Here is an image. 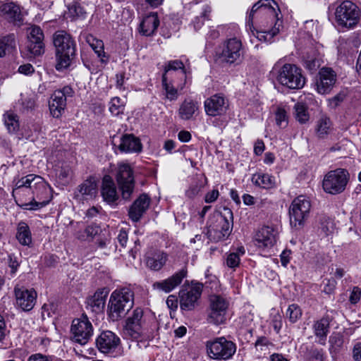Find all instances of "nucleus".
Listing matches in <instances>:
<instances>
[{
  "label": "nucleus",
  "instance_id": "5",
  "mask_svg": "<svg viewBox=\"0 0 361 361\" xmlns=\"http://www.w3.org/2000/svg\"><path fill=\"white\" fill-rule=\"evenodd\" d=\"M224 214L214 216L215 223L209 224L207 235L210 240L219 241L226 239L231 233L233 226V213L228 208H224Z\"/></svg>",
  "mask_w": 361,
  "mask_h": 361
},
{
  "label": "nucleus",
  "instance_id": "18",
  "mask_svg": "<svg viewBox=\"0 0 361 361\" xmlns=\"http://www.w3.org/2000/svg\"><path fill=\"white\" fill-rule=\"evenodd\" d=\"M27 51L30 56H38L44 53V35L42 30L37 25H32L27 30Z\"/></svg>",
  "mask_w": 361,
  "mask_h": 361
},
{
  "label": "nucleus",
  "instance_id": "49",
  "mask_svg": "<svg viewBox=\"0 0 361 361\" xmlns=\"http://www.w3.org/2000/svg\"><path fill=\"white\" fill-rule=\"evenodd\" d=\"M92 42L90 41V39H88V42L90 43V46L92 47V49L94 51V52L97 54V56L101 59V61L102 62L106 61V60H104V58L106 57L105 52L104 51V43L102 40L96 39L92 37Z\"/></svg>",
  "mask_w": 361,
  "mask_h": 361
},
{
  "label": "nucleus",
  "instance_id": "40",
  "mask_svg": "<svg viewBox=\"0 0 361 361\" xmlns=\"http://www.w3.org/2000/svg\"><path fill=\"white\" fill-rule=\"evenodd\" d=\"M332 123L331 120L326 116L321 117L316 125V134L319 138L326 137L332 130Z\"/></svg>",
  "mask_w": 361,
  "mask_h": 361
},
{
  "label": "nucleus",
  "instance_id": "34",
  "mask_svg": "<svg viewBox=\"0 0 361 361\" xmlns=\"http://www.w3.org/2000/svg\"><path fill=\"white\" fill-rule=\"evenodd\" d=\"M185 82L181 83H172V78L162 76V86L166 92V97L169 100H176L178 98V90H183Z\"/></svg>",
  "mask_w": 361,
  "mask_h": 361
},
{
  "label": "nucleus",
  "instance_id": "7",
  "mask_svg": "<svg viewBox=\"0 0 361 361\" xmlns=\"http://www.w3.org/2000/svg\"><path fill=\"white\" fill-rule=\"evenodd\" d=\"M32 180L35 193V196L31 197L33 207H30V210H37L45 207L51 200V188L39 176H29L19 185H23V184L25 183L28 184V187L30 188Z\"/></svg>",
  "mask_w": 361,
  "mask_h": 361
},
{
  "label": "nucleus",
  "instance_id": "46",
  "mask_svg": "<svg viewBox=\"0 0 361 361\" xmlns=\"http://www.w3.org/2000/svg\"><path fill=\"white\" fill-rule=\"evenodd\" d=\"M101 231L99 226L97 225L88 226L83 231L82 233L78 235V238L80 240H87L92 239Z\"/></svg>",
  "mask_w": 361,
  "mask_h": 361
},
{
  "label": "nucleus",
  "instance_id": "31",
  "mask_svg": "<svg viewBox=\"0 0 361 361\" xmlns=\"http://www.w3.org/2000/svg\"><path fill=\"white\" fill-rule=\"evenodd\" d=\"M179 71V76L183 78L185 82L187 79V71L185 68L183 63L180 60H172L168 61L164 66V71L162 76L166 78H172V75L176 73Z\"/></svg>",
  "mask_w": 361,
  "mask_h": 361
},
{
  "label": "nucleus",
  "instance_id": "29",
  "mask_svg": "<svg viewBox=\"0 0 361 361\" xmlns=\"http://www.w3.org/2000/svg\"><path fill=\"white\" fill-rule=\"evenodd\" d=\"M159 25V19L157 13H151L145 16L140 23L139 32L144 36L153 35Z\"/></svg>",
  "mask_w": 361,
  "mask_h": 361
},
{
  "label": "nucleus",
  "instance_id": "11",
  "mask_svg": "<svg viewBox=\"0 0 361 361\" xmlns=\"http://www.w3.org/2000/svg\"><path fill=\"white\" fill-rule=\"evenodd\" d=\"M350 175L347 170L337 169L327 173L323 180L324 190L329 194L336 195L343 192L349 181Z\"/></svg>",
  "mask_w": 361,
  "mask_h": 361
},
{
  "label": "nucleus",
  "instance_id": "32",
  "mask_svg": "<svg viewBox=\"0 0 361 361\" xmlns=\"http://www.w3.org/2000/svg\"><path fill=\"white\" fill-rule=\"evenodd\" d=\"M1 12L4 17L10 22L20 23L23 20L20 7L13 3L3 5Z\"/></svg>",
  "mask_w": 361,
  "mask_h": 361
},
{
  "label": "nucleus",
  "instance_id": "24",
  "mask_svg": "<svg viewBox=\"0 0 361 361\" xmlns=\"http://www.w3.org/2000/svg\"><path fill=\"white\" fill-rule=\"evenodd\" d=\"M16 304L23 311H30L35 304L37 293L33 289L24 287L15 288Z\"/></svg>",
  "mask_w": 361,
  "mask_h": 361
},
{
  "label": "nucleus",
  "instance_id": "36",
  "mask_svg": "<svg viewBox=\"0 0 361 361\" xmlns=\"http://www.w3.org/2000/svg\"><path fill=\"white\" fill-rule=\"evenodd\" d=\"M251 180L254 185L264 189H271L276 185L275 178L268 173H255Z\"/></svg>",
  "mask_w": 361,
  "mask_h": 361
},
{
  "label": "nucleus",
  "instance_id": "3",
  "mask_svg": "<svg viewBox=\"0 0 361 361\" xmlns=\"http://www.w3.org/2000/svg\"><path fill=\"white\" fill-rule=\"evenodd\" d=\"M53 43L56 49V65L57 71L68 68L75 56L76 44L73 37L63 30L56 31L53 35Z\"/></svg>",
  "mask_w": 361,
  "mask_h": 361
},
{
  "label": "nucleus",
  "instance_id": "58",
  "mask_svg": "<svg viewBox=\"0 0 361 361\" xmlns=\"http://www.w3.org/2000/svg\"><path fill=\"white\" fill-rule=\"evenodd\" d=\"M271 325L276 333H279L282 327V320L280 314H275L271 319Z\"/></svg>",
  "mask_w": 361,
  "mask_h": 361
},
{
  "label": "nucleus",
  "instance_id": "30",
  "mask_svg": "<svg viewBox=\"0 0 361 361\" xmlns=\"http://www.w3.org/2000/svg\"><path fill=\"white\" fill-rule=\"evenodd\" d=\"M118 149L124 152H140L142 150V144L139 138L133 135L126 134L121 137Z\"/></svg>",
  "mask_w": 361,
  "mask_h": 361
},
{
  "label": "nucleus",
  "instance_id": "16",
  "mask_svg": "<svg viewBox=\"0 0 361 361\" xmlns=\"http://www.w3.org/2000/svg\"><path fill=\"white\" fill-rule=\"evenodd\" d=\"M244 53L241 40L233 37L224 42L220 58L223 62L228 64L238 63L243 59Z\"/></svg>",
  "mask_w": 361,
  "mask_h": 361
},
{
  "label": "nucleus",
  "instance_id": "48",
  "mask_svg": "<svg viewBox=\"0 0 361 361\" xmlns=\"http://www.w3.org/2000/svg\"><path fill=\"white\" fill-rule=\"evenodd\" d=\"M212 10L210 6H204L202 12L200 16H197L192 21L194 27L196 30H199L204 24L205 20H208Z\"/></svg>",
  "mask_w": 361,
  "mask_h": 361
},
{
  "label": "nucleus",
  "instance_id": "10",
  "mask_svg": "<svg viewBox=\"0 0 361 361\" xmlns=\"http://www.w3.org/2000/svg\"><path fill=\"white\" fill-rule=\"evenodd\" d=\"M116 180L122 198L125 200H130L135 184L132 167L127 163H118L116 172Z\"/></svg>",
  "mask_w": 361,
  "mask_h": 361
},
{
  "label": "nucleus",
  "instance_id": "6",
  "mask_svg": "<svg viewBox=\"0 0 361 361\" xmlns=\"http://www.w3.org/2000/svg\"><path fill=\"white\" fill-rule=\"evenodd\" d=\"M310 200L304 195L295 197L289 207L290 224L296 230L302 228L309 217Z\"/></svg>",
  "mask_w": 361,
  "mask_h": 361
},
{
  "label": "nucleus",
  "instance_id": "8",
  "mask_svg": "<svg viewBox=\"0 0 361 361\" xmlns=\"http://www.w3.org/2000/svg\"><path fill=\"white\" fill-rule=\"evenodd\" d=\"M334 15L338 25L351 28L359 23L361 11L352 1H343L336 7Z\"/></svg>",
  "mask_w": 361,
  "mask_h": 361
},
{
  "label": "nucleus",
  "instance_id": "54",
  "mask_svg": "<svg viewBox=\"0 0 361 361\" xmlns=\"http://www.w3.org/2000/svg\"><path fill=\"white\" fill-rule=\"evenodd\" d=\"M320 229L326 235H328L334 230V224L329 217H324L321 219Z\"/></svg>",
  "mask_w": 361,
  "mask_h": 361
},
{
  "label": "nucleus",
  "instance_id": "15",
  "mask_svg": "<svg viewBox=\"0 0 361 361\" xmlns=\"http://www.w3.org/2000/svg\"><path fill=\"white\" fill-rule=\"evenodd\" d=\"M73 95L74 91L68 85L53 92L49 101V109L53 117L59 118L61 116L66 107L68 98L73 97Z\"/></svg>",
  "mask_w": 361,
  "mask_h": 361
},
{
  "label": "nucleus",
  "instance_id": "39",
  "mask_svg": "<svg viewBox=\"0 0 361 361\" xmlns=\"http://www.w3.org/2000/svg\"><path fill=\"white\" fill-rule=\"evenodd\" d=\"M97 183L94 179H87L78 186L79 193L85 199L92 198L97 193Z\"/></svg>",
  "mask_w": 361,
  "mask_h": 361
},
{
  "label": "nucleus",
  "instance_id": "50",
  "mask_svg": "<svg viewBox=\"0 0 361 361\" xmlns=\"http://www.w3.org/2000/svg\"><path fill=\"white\" fill-rule=\"evenodd\" d=\"M302 316V310L298 305L292 304L288 306L286 317L291 323L296 322Z\"/></svg>",
  "mask_w": 361,
  "mask_h": 361
},
{
  "label": "nucleus",
  "instance_id": "20",
  "mask_svg": "<svg viewBox=\"0 0 361 361\" xmlns=\"http://www.w3.org/2000/svg\"><path fill=\"white\" fill-rule=\"evenodd\" d=\"M121 345L120 338L111 331L102 332L96 339L97 349L104 354H113Z\"/></svg>",
  "mask_w": 361,
  "mask_h": 361
},
{
  "label": "nucleus",
  "instance_id": "53",
  "mask_svg": "<svg viewBox=\"0 0 361 361\" xmlns=\"http://www.w3.org/2000/svg\"><path fill=\"white\" fill-rule=\"evenodd\" d=\"M22 111L28 113L35 109L36 106V99L34 96H27L21 99Z\"/></svg>",
  "mask_w": 361,
  "mask_h": 361
},
{
  "label": "nucleus",
  "instance_id": "52",
  "mask_svg": "<svg viewBox=\"0 0 361 361\" xmlns=\"http://www.w3.org/2000/svg\"><path fill=\"white\" fill-rule=\"evenodd\" d=\"M68 12L66 13L68 17L75 18L82 16L84 13L83 8L77 2L73 1L68 6Z\"/></svg>",
  "mask_w": 361,
  "mask_h": 361
},
{
  "label": "nucleus",
  "instance_id": "61",
  "mask_svg": "<svg viewBox=\"0 0 361 361\" xmlns=\"http://www.w3.org/2000/svg\"><path fill=\"white\" fill-rule=\"evenodd\" d=\"M219 191L218 190H212V191L207 192L204 197V201L207 203H212L216 200L219 197Z\"/></svg>",
  "mask_w": 361,
  "mask_h": 361
},
{
  "label": "nucleus",
  "instance_id": "12",
  "mask_svg": "<svg viewBox=\"0 0 361 361\" xmlns=\"http://www.w3.org/2000/svg\"><path fill=\"white\" fill-rule=\"evenodd\" d=\"M207 350L210 357L226 360L233 357L236 351V345L225 337H219L207 342Z\"/></svg>",
  "mask_w": 361,
  "mask_h": 361
},
{
  "label": "nucleus",
  "instance_id": "64",
  "mask_svg": "<svg viewBox=\"0 0 361 361\" xmlns=\"http://www.w3.org/2000/svg\"><path fill=\"white\" fill-rule=\"evenodd\" d=\"M353 357L355 361H361V343H358L354 345L353 350Z\"/></svg>",
  "mask_w": 361,
  "mask_h": 361
},
{
  "label": "nucleus",
  "instance_id": "33",
  "mask_svg": "<svg viewBox=\"0 0 361 361\" xmlns=\"http://www.w3.org/2000/svg\"><path fill=\"white\" fill-rule=\"evenodd\" d=\"M16 50V40L13 33L0 37V58L10 54Z\"/></svg>",
  "mask_w": 361,
  "mask_h": 361
},
{
  "label": "nucleus",
  "instance_id": "41",
  "mask_svg": "<svg viewBox=\"0 0 361 361\" xmlns=\"http://www.w3.org/2000/svg\"><path fill=\"white\" fill-rule=\"evenodd\" d=\"M16 238L23 245H29L32 243L29 226L25 222H20L18 224Z\"/></svg>",
  "mask_w": 361,
  "mask_h": 361
},
{
  "label": "nucleus",
  "instance_id": "4",
  "mask_svg": "<svg viewBox=\"0 0 361 361\" xmlns=\"http://www.w3.org/2000/svg\"><path fill=\"white\" fill-rule=\"evenodd\" d=\"M134 293L130 288L116 289L111 295L109 303V314L114 320L124 317L133 307Z\"/></svg>",
  "mask_w": 361,
  "mask_h": 361
},
{
  "label": "nucleus",
  "instance_id": "2",
  "mask_svg": "<svg viewBox=\"0 0 361 361\" xmlns=\"http://www.w3.org/2000/svg\"><path fill=\"white\" fill-rule=\"evenodd\" d=\"M275 7H278V5L274 0H259L253 5L247 17V30L259 41L271 43L273 37L279 32V27H274L267 30H257L253 26V20L256 15H267L274 20L276 16Z\"/></svg>",
  "mask_w": 361,
  "mask_h": 361
},
{
  "label": "nucleus",
  "instance_id": "27",
  "mask_svg": "<svg viewBox=\"0 0 361 361\" xmlns=\"http://www.w3.org/2000/svg\"><path fill=\"white\" fill-rule=\"evenodd\" d=\"M101 195L108 204L115 203L118 199L116 185L109 175H105L102 178Z\"/></svg>",
  "mask_w": 361,
  "mask_h": 361
},
{
  "label": "nucleus",
  "instance_id": "26",
  "mask_svg": "<svg viewBox=\"0 0 361 361\" xmlns=\"http://www.w3.org/2000/svg\"><path fill=\"white\" fill-rule=\"evenodd\" d=\"M150 202L151 200L147 195H140L129 208V218L134 222L139 221L143 214L148 209Z\"/></svg>",
  "mask_w": 361,
  "mask_h": 361
},
{
  "label": "nucleus",
  "instance_id": "25",
  "mask_svg": "<svg viewBox=\"0 0 361 361\" xmlns=\"http://www.w3.org/2000/svg\"><path fill=\"white\" fill-rule=\"evenodd\" d=\"M279 232L276 228L272 226H263L255 235V240L259 247H272L278 240Z\"/></svg>",
  "mask_w": 361,
  "mask_h": 361
},
{
  "label": "nucleus",
  "instance_id": "44",
  "mask_svg": "<svg viewBox=\"0 0 361 361\" xmlns=\"http://www.w3.org/2000/svg\"><path fill=\"white\" fill-rule=\"evenodd\" d=\"M125 109V102L120 97H115L109 103V110L113 116L123 114Z\"/></svg>",
  "mask_w": 361,
  "mask_h": 361
},
{
  "label": "nucleus",
  "instance_id": "35",
  "mask_svg": "<svg viewBox=\"0 0 361 361\" xmlns=\"http://www.w3.org/2000/svg\"><path fill=\"white\" fill-rule=\"evenodd\" d=\"M107 291L99 289L87 300V305L93 312H99L104 309L107 296Z\"/></svg>",
  "mask_w": 361,
  "mask_h": 361
},
{
  "label": "nucleus",
  "instance_id": "19",
  "mask_svg": "<svg viewBox=\"0 0 361 361\" xmlns=\"http://www.w3.org/2000/svg\"><path fill=\"white\" fill-rule=\"evenodd\" d=\"M204 111L209 116L224 115L229 106L228 100L222 94H215L207 98L204 102Z\"/></svg>",
  "mask_w": 361,
  "mask_h": 361
},
{
  "label": "nucleus",
  "instance_id": "42",
  "mask_svg": "<svg viewBox=\"0 0 361 361\" xmlns=\"http://www.w3.org/2000/svg\"><path fill=\"white\" fill-rule=\"evenodd\" d=\"M294 116L295 120L301 124L306 123L310 120V114L305 104L298 102L294 106Z\"/></svg>",
  "mask_w": 361,
  "mask_h": 361
},
{
  "label": "nucleus",
  "instance_id": "13",
  "mask_svg": "<svg viewBox=\"0 0 361 361\" xmlns=\"http://www.w3.org/2000/svg\"><path fill=\"white\" fill-rule=\"evenodd\" d=\"M94 328L85 314L74 319L71 327V340L82 345L88 343L93 336Z\"/></svg>",
  "mask_w": 361,
  "mask_h": 361
},
{
  "label": "nucleus",
  "instance_id": "45",
  "mask_svg": "<svg viewBox=\"0 0 361 361\" xmlns=\"http://www.w3.org/2000/svg\"><path fill=\"white\" fill-rule=\"evenodd\" d=\"M330 352L337 353L341 350L343 344V336L337 332L333 333L329 339Z\"/></svg>",
  "mask_w": 361,
  "mask_h": 361
},
{
  "label": "nucleus",
  "instance_id": "57",
  "mask_svg": "<svg viewBox=\"0 0 361 361\" xmlns=\"http://www.w3.org/2000/svg\"><path fill=\"white\" fill-rule=\"evenodd\" d=\"M269 345H273L272 343L269 341V339L264 336L259 337L255 342V347L257 348H259L260 350H264V347L268 348Z\"/></svg>",
  "mask_w": 361,
  "mask_h": 361
},
{
  "label": "nucleus",
  "instance_id": "56",
  "mask_svg": "<svg viewBox=\"0 0 361 361\" xmlns=\"http://www.w3.org/2000/svg\"><path fill=\"white\" fill-rule=\"evenodd\" d=\"M201 185L197 183L192 184L185 191V195L190 199H193L198 195L201 190Z\"/></svg>",
  "mask_w": 361,
  "mask_h": 361
},
{
  "label": "nucleus",
  "instance_id": "47",
  "mask_svg": "<svg viewBox=\"0 0 361 361\" xmlns=\"http://www.w3.org/2000/svg\"><path fill=\"white\" fill-rule=\"evenodd\" d=\"M274 114L276 125L281 128H286L288 126V116L286 110L283 108L277 107Z\"/></svg>",
  "mask_w": 361,
  "mask_h": 361
},
{
  "label": "nucleus",
  "instance_id": "55",
  "mask_svg": "<svg viewBox=\"0 0 361 361\" xmlns=\"http://www.w3.org/2000/svg\"><path fill=\"white\" fill-rule=\"evenodd\" d=\"M240 261V259L238 254L231 252L227 255L225 264L228 267L235 269L239 266Z\"/></svg>",
  "mask_w": 361,
  "mask_h": 361
},
{
  "label": "nucleus",
  "instance_id": "9",
  "mask_svg": "<svg viewBox=\"0 0 361 361\" xmlns=\"http://www.w3.org/2000/svg\"><path fill=\"white\" fill-rule=\"evenodd\" d=\"M278 82L290 89H300L305 83L302 70L294 64L285 63L278 71Z\"/></svg>",
  "mask_w": 361,
  "mask_h": 361
},
{
  "label": "nucleus",
  "instance_id": "60",
  "mask_svg": "<svg viewBox=\"0 0 361 361\" xmlns=\"http://www.w3.org/2000/svg\"><path fill=\"white\" fill-rule=\"evenodd\" d=\"M360 296H361L360 289L358 287H354L350 293L349 300L351 303L356 304L360 300Z\"/></svg>",
  "mask_w": 361,
  "mask_h": 361
},
{
  "label": "nucleus",
  "instance_id": "22",
  "mask_svg": "<svg viewBox=\"0 0 361 361\" xmlns=\"http://www.w3.org/2000/svg\"><path fill=\"white\" fill-rule=\"evenodd\" d=\"M336 80L335 72L330 68H322L317 78L315 86L318 93L328 94L332 90Z\"/></svg>",
  "mask_w": 361,
  "mask_h": 361
},
{
  "label": "nucleus",
  "instance_id": "23",
  "mask_svg": "<svg viewBox=\"0 0 361 361\" xmlns=\"http://www.w3.org/2000/svg\"><path fill=\"white\" fill-rule=\"evenodd\" d=\"M186 276L187 271L183 269L166 279L154 282L152 288L159 292L169 293L178 286Z\"/></svg>",
  "mask_w": 361,
  "mask_h": 361
},
{
  "label": "nucleus",
  "instance_id": "21",
  "mask_svg": "<svg viewBox=\"0 0 361 361\" xmlns=\"http://www.w3.org/2000/svg\"><path fill=\"white\" fill-rule=\"evenodd\" d=\"M202 289V284L196 283L188 288L181 290L179 292L180 309L184 311L193 310L201 295Z\"/></svg>",
  "mask_w": 361,
  "mask_h": 361
},
{
  "label": "nucleus",
  "instance_id": "62",
  "mask_svg": "<svg viewBox=\"0 0 361 361\" xmlns=\"http://www.w3.org/2000/svg\"><path fill=\"white\" fill-rule=\"evenodd\" d=\"M71 175V169L68 166H63L59 173V178L61 180H66Z\"/></svg>",
  "mask_w": 361,
  "mask_h": 361
},
{
  "label": "nucleus",
  "instance_id": "28",
  "mask_svg": "<svg viewBox=\"0 0 361 361\" xmlns=\"http://www.w3.org/2000/svg\"><path fill=\"white\" fill-rule=\"evenodd\" d=\"M332 318L328 315H324L321 319L314 322L313 324V331L314 335L319 338V343L325 345L326 339L330 329V323Z\"/></svg>",
  "mask_w": 361,
  "mask_h": 361
},
{
  "label": "nucleus",
  "instance_id": "17",
  "mask_svg": "<svg viewBox=\"0 0 361 361\" xmlns=\"http://www.w3.org/2000/svg\"><path fill=\"white\" fill-rule=\"evenodd\" d=\"M209 301V322L216 325L224 324L226 320L229 306L228 301L225 298L218 295H212Z\"/></svg>",
  "mask_w": 361,
  "mask_h": 361
},
{
  "label": "nucleus",
  "instance_id": "63",
  "mask_svg": "<svg viewBox=\"0 0 361 361\" xmlns=\"http://www.w3.org/2000/svg\"><path fill=\"white\" fill-rule=\"evenodd\" d=\"M27 361H51V359L50 357H48L45 355L41 353H35L31 355L28 357Z\"/></svg>",
  "mask_w": 361,
  "mask_h": 361
},
{
  "label": "nucleus",
  "instance_id": "51",
  "mask_svg": "<svg viewBox=\"0 0 361 361\" xmlns=\"http://www.w3.org/2000/svg\"><path fill=\"white\" fill-rule=\"evenodd\" d=\"M4 263L9 268L8 273L13 276L18 271L20 263L18 258L13 255H8L6 258L4 259Z\"/></svg>",
  "mask_w": 361,
  "mask_h": 361
},
{
  "label": "nucleus",
  "instance_id": "14",
  "mask_svg": "<svg viewBox=\"0 0 361 361\" xmlns=\"http://www.w3.org/2000/svg\"><path fill=\"white\" fill-rule=\"evenodd\" d=\"M35 176V174H28L20 179L17 180L15 183V187L13 189L12 195L16 200L17 204L23 208V209H30V207H33L32 200L31 197L35 196V188L33 186V180L30 183V188L28 187V184H23V185H19L21 182L27 178L29 176Z\"/></svg>",
  "mask_w": 361,
  "mask_h": 361
},
{
  "label": "nucleus",
  "instance_id": "37",
  "mask_svg": "<svg viewBox=\"0 0 361 361\" xmlns=\"http://www.w3.org/2000/svg\"><path fill=\"white\" fill-rule=\"evenodd\" d=\"M198 110L197 102L192 99H185L178 109V114L183 120H190Z\"/></svg>",
  "mask_w": 361,
  "mask_h": 361
},
{
  "label": "nucleus",
  "instance_id": "1",
  "mask_svg": "<svg viewBox=\"0 0 361 361\" xmlns=\"http://www.w3.org/2000/svg\"><path fill=\"white\" fill-rule=\"evenodd\" d=\"M157 329L155 319L143 309L136 307L126 319L123 334L133 341H145L154 338Z\"/></svg>",
  "mask_w": 361,
  "mask_h": 361
},
{
  "label": "nucleus",
  "instance_id": "43",
  "mask_svg": "<svg viewBox=\"0 0 361 361\" xmlns=\"http://www.w3.org/2000/svg\"><path fill=\"white\" fill-rule=\"evenodd\" d=\"M4 124L10 133H15L19 129L18 118L13 112H6L4 115Z\"/></svg>",
  "mask_w": 361,
  "mask_h": 361
},
{
  "label": "nucleus",
  "instance_id": "38",
  "mask_svg": "<svg viewBox=\"0 0 361 361\" xmlns=\"http://www.w3.org/2000/svg\"><path fill=\"white\" fill-rule=\"evenodd\" d=\"M167 261V255L163 252H157L147 259V266L152 270H160Z\"/></svg>",
  "mask_w": 361,
  "mask_h": 361
},
{
  "label": "nucleus",
  "instance_id": "59",
  "mask_svg": "<svg viewBox=\"0 0 361 361\" xmlns=\"http://www.w3.org/2000/svg\"><path fill=\"white\" fill-rule=\"evenodd\" d=\"M34 71L35 68L30 63L21 65L18 68V72L25 75H31Z\"/></svg>",
  "mask_w": 361,
  "mask_h": 361
}]
</instances>
